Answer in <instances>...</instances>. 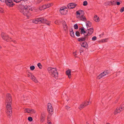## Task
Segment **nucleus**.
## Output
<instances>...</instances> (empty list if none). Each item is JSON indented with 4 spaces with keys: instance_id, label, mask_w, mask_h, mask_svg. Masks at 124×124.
<instances>
[{
    "instance_id": "1",
    "label": "nucleus",
    "mask_w": 124,
    "mask_h": 124,
    "mask_svg": "<svg viewBox=\"0 0 124 124\" xmlns=\"http://www.w3.org/2000/svg\"><path fill=\"white\" fill-rule=\"evenodd\" d=\"M11 98L10 94H8L7 95L6 100V113L8 116L10 117L11 115L12 111L11 105Z\"/></svg>"
},
{
    "instance_id": "2",
    "label": "nucleus",
    "mask_w": 124,
    "mask_h": 124,
    "mask_svg": "<svg viewBox=\"0 0 124 124\" xmlns=\"http://www.w3.org/2000/svg\"><path fill=\"white\" fill-rule=\"evenodd\" d=\"M47 70L48 73L52 77L56 79H58V73L56 68L49 67L47 68Z\"/></svg>"
},
{
    "instance_id": "3",
    "label": "nucleus",
    "mask_w": 124,
    "mask_h": 124,
    "mask_svg": "<svg viewBox=\"0 0 124 124\" xmlns=\"http://www.w3.org/2000/svg\"><path fill=\"white\" fill-rule=\"evenodd\" d=\"M76 17L80 20L83 21H85L86 19L84 16V11L80 10L76 11Z\"/></svg>"
},
{
    "instance_id": "4",
    "label": "nucleus",
    "mask_w": 124,
    "mask_h": 124,
    "mask_svg": "<svg viewBox=\"0 0 124 124\" xmlns=\"http://www.w3.org/2000/svg\"><path fill=\"white\" fill-rule=\"evenodd\" d=\"M31 10L28 7H25L24 8L21 9L20 11L22 13L24 16H26L27 18H28L31 15Z\"/></svg>"
},
{
    "instance_id": "5",
    "label": "nucleus",
    "mask_w": 124,
    "mask_h": 124,
    "mask_svg": "<svg viewBox=\"0 0 124 124\" xmlns=\"http://www.w3.org/2000/svg\"><path fill=\"white\" fill-rule=\"evenodd\" d=\"M91 102V101H90V98L89 99L88 101H86L84 102H83L80 104L78 108L80 109H82L83 108L87 106Z\"/></svg>"
},
{
    "instance_id": "6",
    "label": "nucleus",
    "mask_w": 124,
    "mask_h": 124,
    "mask_svg": "<svg viewBox=\"0 0 124 124\" xmlns=\"http://www.w3.org/2000/svg\"><path fill=\"white\" fill-rule=\"evenodd\" d=\"M1 36L2 39L7 41H11V38L9 37L8 35L5 33L2 32Z\"/></svg>"
},
{
    "instance_id": "7",
    "label": "nucleus",
    "mask_w": 124,
    "mask_h": 124,
    "mask_svg": "<svg viewBox=\"0 0 124 124\" xmlns=\"http://www.w3.org/2000/svg\"><path fill=\"white\" fill-rule=\"evenodd\" d=\"M124 108V103L119 108H117L115 110L114 112L115 115H116L118 113H120L121 111L123 110Z\"/></svg>"
},
{
    "instance_id": "8",
    "label": "nucleus",
    "mask_w": 124,
    "mask_h": 124,
    "mask_svg": "<svg viewBox=\"0 0 124 124\" xmlns=\"http://www.w3.org/2000/svg\"><path fill=\"white\" fill-rule=\"evenodd\" d=\"M109 72L108 70H106L104 71L102 73H101L100 75H99L97 77V79H99L102 78L106 76L109 73Z\"/></svg>"
},
{
    "instance_id": "9",
    "label": "nucleus",
    "mask_w": 124,
    "mask_h": 124,
    "mask_svg": "<svg viewBox=\"0 0 124 124\" xmlns=\"http://www.w3.org/2000/svg\"><path fill=\"white\" fill-rule=\"evenodd\" d=\"M53 4L52 3L49 4H46L45 5H43L41 6L39 8V9L40 10H42L44 9H45L47 8L50 7L52 6Z\"/></svg>"
},
{
    "instance_id": "10",
    "label": "nucleus",
    "mask_w": 124,
    "mask_h": 124,
    "mask_svg": "<svg viewBox=\"0 0 124 124\" xmlns=\"http://www.w3.org/2000/svg\"><path fill=\"white\" fill-rule=\"evenodd\" d=\"M28 76L35 83H37L38 81L34 75L31 73L29 72L28 74Z\"/></svg>"
},
{
    "instance_id": "11",
    "label": "nucleus",
    "mask_w": 124,
    "mask_h": 124,
    "mask_svg": "<svg viewBox=\"0 0 124 124\" xmlns=\"http://www.w3.org/2000/svg\"><path fill=\"white\" fill-rule=\"evenodd\" d=\"M59 11L62 15H65L67 12V9L65 7H61Z\"/></svg>"
},
{
    "instance_id": "12",
    "label": "nucleus",
    "mask_w": 124,
    "mask_h": 124,
    "mask_svg": "<svg viewBox=\"0 0 124 124\" xmlns=\"http://www.w3.org/2000/svg\"><path fill=\"white\" fill-rule=\"evenodd\" d=\"M42 18H39L37 19H33L32 21L33 23H35L40 24L42 23Z\"/></svg>"
},
{
    "instance_id": "13",
    "label": "nucleus",
    "mask_w": 124,
    "mask_h": 124,
    "mask_svg": "<svg viewBox=\"0 0 124 124\" xmlns=\"http://www.w3.org/2000/svg\"><path fill=\"white\" fill-rule=\"evenodd\" d=\"M93 31V28H90L87 29L86 31V36L89 37L92 34Z\"/></svg>"
},
{
    "instance_id": "14",
    "label": "nucleus",
    "mask_w": 124,
    "mask_h": 124,
    "mask_svg": "<svg viewBox=\"0 0 124 124\" xmlns=\"http://www.w3.org/2000/svg\"><path fill=\"white\" fill-rule=\"evenodd\" d=\"M6 3L7 5L9 7H12L14 5L12 0H6Z\"/></svg>"
},
{
    "instance_id": "15",
    "label": "nucleus",
    "mask_w": 124,
    "mask_h": 124,
    "mask_svg": "<svg viewBox=\"0 0 124 124\" xmlns=\"http://www.w3.org/2000/svg\"><path fill=\"white\" fill-rule=\"evenodd\" d=\"M45 114L44 112L41 113L40 116V121L41 122H43L45 119Z\"/></svg>"
},
{
    "instance_id": "16",
    "label": "nucleus",
    "mask_w": 124,
    "mask_h": 124,
    "mask_svg": "<svg viewBox=\"0 0 124 124\" xmlns=\"http://www.w3.org/2000/svg\"><path fill=\"white\" fill-rule=\"evenodd\" d=\"M89 38V37L86 35H84V37H83L81 38L78 39V40L79 41H85L87 40Z\"/></svg>"
},
{
    "instance_id": "17",
    "label": "nucleus",
    "mask_w": 124,
    "mask_h": 124,
    "mask_svg": "<svg viewBox=\"0 0 124 124\" xmlns=\"http://www.w3.org/2000/svg\"><path fill=\"white\" fill-rule=\"evenodd\" d=\"M47 110L49 112L51 113L53 111V109L51 104L50 103H48L47 105Z\"/></svg>"
},
{
    "instance_id": "18",
    "label": "nucleus",
    "mask_w": 124,
    "mask_h": 124,
    "mask_svg": "<svg viewBox=\"0 0 124 124\" xmlns=\"http://www.w3.org/2000/svg\"><path fill=\"white\" fill-rule=\"evenodd\" d=\"M76 5V4L71 3L67 5V7L69 9H71L74 8Z\"/></svg>"
},
{
    "instance_id": "19",
    "label": "nucleus",
    "mask_w": 124,
    "mask_h": 124,
    "mask_svg": "<svg viewBox=\"0 0 124 124\" xmlns=\"http://www.w3.org/2000/svg\"><path fill=\"white\" fill-rule=\"evenodd\" d=\"M42 23H45L48 25H50V22L47 20L46 19L42 18Z\"/></svg>"
},
{
    "instance_id": "20",
    "label": "nucleus",
    "mask_w": 124,
    "mask_h": 124,
    "mask_svg": "<svg viewBox=\"0 0 124 124\" xmlns=\"http://www.w3.org/2000/svg\"><path fill=\"white\" fill-rule=\"evenodd\" d=\"M62 25L64 30L65 31H67L68 30V27L65 21H63V22Z\"/></svg>"
},
{
    "instance_id": "21",
    "label": "nucleus",
    "mask_w": 124,
    "mask_h": 124,
    "mask_svg": "<svg viewBox=\"0 0 124 124\" xmlns=\"http://www.w3.org/2000/svg\"><path fill=\"white\" fill-rule=\"evenodd\" d=\"M80 30L81 33L82 34H83L84 35H86V31H85V28L83 27H81L80 28Z\"/></svg>"
},
{
    "instance_id": "22",
    "label": "nucleus",
    "mask_w": 124,
    "mask_h": 124,
    "mask_svg": "<svg viewBox=\"0 0 124 124\" xmlns=\"http://www.w3.org/2000/svg\"><path fill=\"white\" fill-rule=\"evenodd\" d=\"M71 70H68L66 71V74L68 76L69 78H70L71 77Z\"/></svg>"
},
{
    "instance_id": "23",
    "label": "nucleus",
    "mask_w": 124,
    "mask_h": 124,
    "mask_svg": "<svg viewBox=\"0 0 124 124\" xmlns=\"http://www.w3.org/2000/svg\"><path fill=\"white\" fill-rule=\"evenodd\" d=\"M81 46L87 48L88 46L87 44L85 42H83L81 44Z\"/></svg>"
},
{
    "instance_id": "24",
    "label": "nucleus",
    "mask_w": 124,
    "mask_h": 124,
    "mask_svg": "<svg viewBox=\"0 0 124 124\" xmlns=\"http://www.w3.org/2000/svg\"><path fill=\"white\" fill-rule=\"evenodd\" d=\"M70 36L72 37H74V34L73 30L72 29H70Z\"/></svg>"
},
{
    "instance_id": "25",
    "label": "nucleus",
    "mask_w": 124,
    "mask_h": 124,
    "mask_svg": "<svg viewBox=\"0 0 124 124\" xmlns=\"http://www.w3.org/2000/svg\"><path fill=\"white\" fill-rule=\"evenodd\" d=\"M94 21L97 22H98L100 21L99 17L97 15L94 16Z\"/></svg>"
},
{
    "instance_id": "26",
    "label": "nucleus",
    "mask_w": 124,
    "mask_h": 124,
    "mask_svg": "<svg viewBox=\"0 0 124 124\" xmlns=\"http://www.w3.org/2000/svg\"><path fill=\"white\" fill-rule=\"evenodd\" d=\"M86 24L87 27H91L92 25L91 23L89 21H87L86 22Z\"/></svg>"
},
{
    "instance_id": "27",
    "label": "nucleus",
    "mask_w": 124,
    "mask_h": 124,
    "mask_svg": "<svg viewBox=\"0 0 124 124\" xmlns=\"http://www.w3.org/2000/svg\"><path fill=\"white\" fill-rule=\"evenodd\" d=\"M29 114H33L35 113L36 111L33 109L30 108Z\"/></svg>"
},
{
    "instance_id": "28",
    "label": "nucleus",
    "mask_w": 124,
    "mask_h": 124,
    "mask_svg": "<svg viewBox=\"0 0 124 124\" xmlns=\"http://www.w3.org/2000/svg\"><path fill=\"white\" fill-rule=\"evenodd\" d=\"M30 109L29 108H25L24 110V112L29 114Z\"/></svg>"
},
{
    "instance_id": "29",
    "label": "nucleus",
    "mask_w": 124,
    "mask_h": 124,
    "mask_svg": "<svg viewBox=\"0 0 124 124\" xmlns=\"http://www.w3.org/2000/svg\"><path fill=\"white\" fill-rule=\"evenodd\" d=\"M109 2L111 4H110V5H116V3L114 1H110Z\"/></svg>"
},
{
    "instance_id": "30",
    "label": "nucleus",
    "mask_w": 124,
    "mask_h": 124,
    "mask_svg": "<svg viewBox=\"0 0 124 124\" xmlns=\"http://www.w3.org/2000/svg\"><path fill=\"white\" fill-rule=\"evenodd\" d=\"M49 117L48 116L47 117V123L48 124H52V123H51L49 119Z\"/></svg>"
},
{
    "instance_id": "31",
    "label": "nucleus",
    "mask_w": 124,
    "mask_h": 124,
    "mask_svg": "<svg viewBox=\"0 0 124 124\" xmlns=\"http://www.w3.org/2000/svg\"><path fill=\"white\" fill-rule=\"evenodd\" d=\"M30 68L31 70H33L35 69V67L34 66L32 65L30 66Z\"/></svg>"
},
{
    "instance_id": "32",
    "label": "nucleus",
    "mask_w": 124,
    "mask_h": 124,
    "mask_svg": "<svg viewBox=\"0 0 124 124\" xmlns=\"http://www.w3.org/2000/svg\"><path fill=\"white\" fill-rule=\"evenodd\" d=\"M108 40V38L105 39H102L101 40V41L102 42H107Z\"/></svg>"
},
{
    "instance_id": "33",
    "label": "nucleus",
    "mask_w": 124,
    "mask_h": 124,
    "mask_svg": "<svg viewBox=\"0 0 124 124\" xmlns=\"http://www.w3.org/2000/svg\"><path fill=\"white\" fill-rule=\"evenodd\" d=\"M37 66L40 69H41L42 68V65L40 63H38Z\"/></svg>"
},
{
    "instance_id": "34",
    "label": "nucleus",
    "mask_w": 124,
    "mask_h": 124,
    "mask_svg": "<svg viewBox=\"0 0 124 124\" xmlns=\"http://www.w3.org/2000/svg\"><path fill=\"white\" fill-rule=\"evenodd\" d=\"M74 28L76 29H77L78 28V27L77 24H75L74 25Z\"/></svg>"
},
{
    "instance_id": "35",
    "label": "nucleus",
    "mask_w": 124,
    "mask_h": 124,
    "mask_svg": "<svg viewBox=\"0 0 124 124\" xmlns=\"http://www.w3.org/2000/svg\"><path fill=\"white\" fill-rule=\"evenodd\" d=\"M28 121L30 122H31L33 120L32 118L30 116L29 117H28Z\"/></svg>"
},
{
    "instance_id": "36",
    "label": "nucleus",
    "mask_w": 124,
    "mask_h": 124,
    "mask_svg": "<svg viewBox=\"0 0 124 124\" xmlns=\"http://www.w3.org/2000/svg\"><path fill=\"white\" fill-rule=\"evenodd\" d=\"M87 1H84L83 5L84 6H86L87 4Z\"/></svg>"
},
{
    "instance_id": "37",
    "label": "nucleus",
    "mask_w": 124,
    "mask_h": 124,
    "mask_svg": "<svg viewBox=\"0 0 124 124\" xmlns=\"http://www.w3.org/2000/svg\"><path fill=\"white\" fill-rule=\"evenodd\" d=\"M97 39V38L96 36H93L92 38V40L93 41H95Z\"/></svg>"
},
{
    "instance_id": "38",
    "label": "nucleus",
    "mask_w": 124,
    "mask_h": 124,
    "mask_svg": "<svg viewBox=\"0 0 124 124\" xmlns=\"http://www.w3.org/2000/svg\"><path fill=\"white\" fill-rule=\"evenodd\" d=\"M60 23V21L58 20H57L56 21L54 22L55 23L57 24H59Z\"/></svg>"
},
{
    "instance_id": "39",
    "label": "nucleus",
    "mask_w": 124,
    "mask_h": 124,
    "mask_svg": "<svg viewBox=\"0 0 124 124\" xmlns=\"http://www.w3.org/2000/svg\"><path fill=\"white\" fill-rule=\"evenodd\" d=\"M120 12H122L124 11V7H122L120 9Z\"/></svg>"
},
{
    "instance_id": "40",
    "label": "nucleus",
    "mask_w": 124,
    "mask_h": 124,
    "mask_svg": "<svg viewBox=\"0 0 124 124\" xmlns=\"http://www.w3.org/2000/svg\"><path fill=\"white\" fill-rule=\"evenodd\" d=\"M76 36H80V33L78 31H77L76 32Z\"/></svg>"
},
{
    "instance_id": "41",
    "label": "nucleus",
    "mask_w": 124,
    "mask_h": 124,
    "mask_svg": "<svg viewBox=\"0 0 124 124\" xmlns=\"http://www.w3.org/2000/svg\"><path fill=\"white\" fill-rule=\"evenodd\" d=\"M14 1L16 3H18L20 2L22 0H14Z\"/></svg>"
},
{
    "instance_id": "42",
    "label": "nucleus",
    "mask_w": 124,
    "mask_h": 124,
    "mask_svg": "<svg viewBox=\"0 0 124 124\" xmlns=\"http://www.w3.org/2000/svg\"><path fill=\"white\" fill-rule=\"evenodd\" d=\"M3 11V10L0 7V12L2 13Z\"/></svg>"
},
{
    "instance_id": "43",
    "label": "nucleus",
    "mask_w": 124,
    "mask_h": 124,
    "mask_svg": "<svg viewBox=\"0 0 124 124\" xmlns=\"http://www.w3.org/2000/svg\"><path fill=\"white\" fill-rule=\"evenodd\" d=\"M73 54L75 57H76V55H77V54L76 53V52H74L73 53Z\"/></svg>"
},
{
    "instance_id": "44",
    "label": "nucleus",
    "mask_w": 124,
    "mask_h": 124,
    "mask_svg": "<svg viewBox=\"0 0 124 124\" xmlns=\"http://www.w3.org/2000/svg\"><path fill=\"white\" fill-rule=\"evenodd\" d=\"M70 108V107L67 106H66L65 107V108L67 109H68Z\"/></svg>"
},
{
    "instance_id": "45",
    "label": "nucleus",
    "mask_w": 124,
    "mask_h": 124,
    "mask_svg": "<svg viewBox=\"0 0 124 124\" xmlns=\"http://www.w3.org/2000/svg\"><path fill=\"white\" fill-rule=\"evenodd\" d=\"M116 4L118 5H119L120 4V2H116Z\"/></svg>"
},
{
    "instance_id": "46",
    "label": "nucleus",
    "mask_w": 124,
    "mask_h": 124,
    "mask_svg": "<svg viewBox=\"0 0 124 124\" xmlns=\"http://www.w3.org/2000/svg\"><path fill=\"white\" fill-rule=\"evenodd\" d=\"M0 0L2 2H4V1H5L6 0Z\"/></svg>"
},
{
    "instance_id": "47",
    "label": "nucleus",
    "mask_w": 124,
    "mask_h": 124,
    "mask_svg": "<svg viewBox=\"0 0 124 124\" xmlns=\"http://www.w3.org/2000/svg\"><path fill=\"white\" fill-rule=\"evenodd\" d=\"M28 0H22L23 1H28Z\"/></svg>"
},
{
    "instance_id": "48",
    "label": "nucleus",
    "mask_w": 124,
    "mask_h": 124,
    "mask_svg": "<svg viewBox=\"0 0 124 124\" xmlns=\"http://www.w3.org/2000/svg\"><path fill=\"white\" fill-rule=\"evenodd\" d=\"M1 48V46H0V48Z\"/></svg>"
},
{
    "instance_id": "49",
    "label": "nucleus",
    "mask_w": 124,
    "mask_h": 124,
    "mask_svg": "<svg viewBox=\"0 0 124 124\" xmlns=\"http://www.w3.org/2000/svg\"><path fill=\"white\" fill-rule=\"evenodd\" d=\"M13 42H15V41H14V40L13 41Z\"/></svg>"
}]
</instances>
